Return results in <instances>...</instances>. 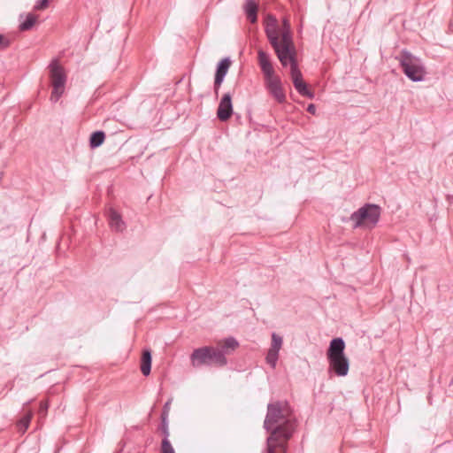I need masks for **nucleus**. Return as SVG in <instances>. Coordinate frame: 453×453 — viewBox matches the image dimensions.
Returning a JSON list of instances; mask_svg holds the SVG:
<instances>
[{
	"label": "nucleus",
	"instance_id": "nucleus-11",
	"mask_svg": "<svg viewBox=\"0 0 453 453\" xmlns=\"http://www.w3.org/2000/svg\"><path fill=\"white\" fill-rule=\"evenodd\" d=\"M233 114V104L232 96L230 93H226L220 99L218 110L217 117L220 121L228 120Z\"/></svg>",
	"mask_w": 453,
	"mask_h": 453
},
{
	"label": "nucleus",
	"instance_id": "nucleus-7",
	"mask_svg": "<svg viewBox=\"0 0 453 453\" xmlns=\"http://www.w3.org/2000/svg\"><path fill=\"white\" fill-rule=\"evenodd\" d=\"M265 82L269 94L279 104H283L286 102V94L279 76L274 75L270 78L265 79Z\"/></svg>",
	"mask_w": 453,
	"mask_h": 453
},
{
	"label": "nucleus",
	"instance_id": "nucleus-23",
	"mask_svg": "<svg viewBox=\"0 0 453 453\" xmlns=\"http://www.w3.org/2000/svg\"><path fill=\"white\" fill-rule=\"evenodd\" d=\"M265 359H266L267 364L270 365V366L273 369H274L276 367L277 361L279 359V353L269 349Z\"/></svg>",
	"mask_w": 453,
	"mask_h": 453
},
{
	"label": "nucleus",
	"instance_id": "nucleus-29",
	"mask_svg": "<svg viewBox=\"0 0 453 453\" xmlns=\"http://www.w3.org/2000/svg\"><path fill=\"white\" fill-rule=\"evenodd\" d=\"M48 403L46 402H41L40 407H39V415L44 416L48 411Z\"/></svg>",
	"mask_w": 453,
	"mask_h": 453
},
{
	"label": "nucleus",
	"instance_id": "nucleus-26",
	"mask_svg": "<svg viewBox=\"0 0 453 453\" xmlns=\"http://www.w3.org/2000/svg\"><path fill=\"white\" fill-rule=\"evenodd\" d=\"M11 45V41L0 34V49L5 50Z\"/></svg>",
	"mask_w": 453,
	"mask_h": 453
},
{
	"label": "nucleus",
	"instance_id": "nucleus-31",
	"mask_svg": "<svg viewBox=\"0 0 453 453\" xmlns=\"http://www.w3.org/2000/svg\"><path fill=\"white\" fill-rule=\"evenodd\" d=\"M307 111L314 115L316 113V106L313 104H310L307 107Z\"/></svg>",
	"mask_w": 453,
	"mask_h": 453
},
{
	"label": "nucleus",
	"instance_id": "nucleus-24",
	"mask_svg": "<svg viewBox=\"0 0 453 453\" xmlns=\"http://www.w3.org/2000/svg\"><path fill=\"white\" fill-rule=\"evenodd\" d=\"M161 453H175L169 439L164 438L162 440Z\"/></svg>",
	"mask_w": 453,
	"mask_h": 453
},
{
	"label": "nucleus",
	"instance_id": "nucleus-9",
	"mask_svg": "<svg viewBox=\"0 0 453 453\" xmlns=\"http://www.w3.org/2000/svg\"><path fill=\"white\" fill-rule=\"evenodd\" d=\"M238 346L239 342L234 337H228L219 347H214V352L222 357V362L219 363V367L226 365L227 359L226 356L230 355Z\"/></svg>",
	"mask_w": 453,
	"mask_h": 453
},
{
	"label": "nucleus",
	"instance_id": "nucleus-4",
	"mask_svg": "<svg viewBox=\"0 0 453 453\" xmlns=\"http://www.w3.org/2000/svg\"><path fill=\"white\" fill-rule=\"evenodd\" d=\"M380 213L381 208L379 205L365 203L350 215L349 220L353 222V228H358L362 226L372 228L379 222Z\"/></svg>",
	"mask_w": 453,
	"mask_h": 453
},
{
	"label": "nucleus",
	"instance_id": "nucleus-3",
	"mask_svg": "<svg viewBox=\"0 0 453 453\" xmlns=\"http://www.w3.org/2000/svg\"><path fill=\"white\" fill-rule=\"evenodd\" d=\"M403 73L412 81L418 82L425 80L426 67L422 60L406 50H403L397 58Z\"/></svg>",
	"mask_w": 453,
	"mask_h": 453
},
{
	"label": "nucleus",
	"instance_id": "nucleus-21",
	"mask_svg": "<svg viewBox=\"0 0 453 453\" xmlns=\"http://www.w3.org/2000/svg\"><path fill=\"white\" fill-rule=\"evenodd\" d=\"M283 343V339L281 336L278 335L276 333L272 334V343L269 349L276 352H280Z\"/></svg>",
	"mask_w": 453,
	"mask_h": 453
},
{
	"label": "nucleus",
	"instance_id": "nucleus-19",
	"mask_svg": "<svg viewBox=\"0 0 453 453\" xmlns=\"http://www.w3.org/2000/svg\"><path fill=\"white\" fill-rule=\"evenodd\" d=\"M281 41L280 42L282 48H294L291 30L280 31Z\"/></svg>",
	"mask_w": 453,
	"mask_h": 453
},
{
	"label": "nucleus",
	"instance_id": "nucleus-14",
	"mask_svg": "<svg viewBox=\"0 0 453 453\" xmlns=\"http://www.w3.org/2000/svg\"><path fill=\"white\" fill-rule=\"evenodd\" d=\"M230 59L228 58H223L217 65L214 80V89L215 93L218 94L219 88L224 81L225 76L230 66Z\"/></svg>",
	"mask_w": 453,
	"mask_h": 453
},
{
	"label": "nucleus",
	"instance_id": "nucleus-25",
	"mask_svg": "<svg viewBox=\"0 0 453 453\" xmlns=\"http://www.w3.org/2000/svg\"><path fill=\"white\" fill-rule=\"evenodd\" d=\"M161 431L164 434V438H166L168 439L169 438V429H168V422H167V419H165L164 418V419H162V422H161Z\"/></svg>",
	"mask_w": 453,
	"mask_h": 453
},
{
	"label": "nucleus",
	"instance_id": "nucleus-17",
	"mask_svg": "<svg viewBox=\"0 0 453 453\" xmlns=\"http://www.w3.org/2000/svg\"><path fill=\"white\" fill-rule=\"evenodd\" d=\"M151 370V352L149 349H145L142 355L141 360V372L144 376H148Z\"/></svg>",
	"mask_w": 453,
	"mask_h": 453
},
{
	"label": "nucleus",
	"instance_id": "nucleus-22",
	"mask_svg": "<svg viewBox=\"0 0 453 453\" xmlns=\"http://www.w3.org/2000/svg\"><path fill=\"white\" fill-rule=\"evenodd\" d=\"M32 418V412H28L18 422V428L20 432L24 433L28 428Z\"/></svg>",
	"mask_w": 453,
	"mask_h": 453
},
{
	"label": "nucleus",
	"instance_id": "nucleus-10",
	"mask_svg": "<svg viewBox=\"0 0 453 453\" xmlns=\"http://www.w3.org/2000/svg\"><path fill=\"white\" fill-rule=\"evenodd\" d=\"M265 32L272 47H277L280 44V31L278 21L273 16L267 17Z\"/></svg>",
	"mask_w": 453,
	"mask_h": 453
},
{
	"label": "nucleus",
	"instance_id": "nucleus-13",
	"mask_svg": "<svg viewBox=\"0 0 453 453\" xmlns=\"http://www.w3.org/2000/svg\"><path fill=\"white\" fill-rule=\"evenodd\" d=\"M257 60L265 79L274 76V69L268 53L263 50H259L257 52Z\"/></svg>",
	"mask_w": 453,
	"mask_h": 453
},
{
	"label": "nucleus",
	"instance_id": "nucleus-6",
	"mask_svg": "<svg viewBox=\"0 0 453 453\" xmlns=\"http://www.w3.org/2000/svg\"><path fill=\"white\" fill-rule=\"evenodd\" d=\"M50 77L52 85L50 101L56 103L63 95L66 82V75L64 68L58 64V59L52 60L49 65Z\"/></svg>",
	"mask_w": 453,
	"mask_h": 453
},
{
	"label": "nucleus",
	"instance_id": "nucleus-15",
	"mask_svg": "<svg viewBox=\"0 0 453 453\" xmlns=\"http://www.w3.org/2000/svg\"><path fill=\"white\" fill-rule=\"evenodd\" d=\"M108 219L111 227L115 231L121 232L125 229L126 225L121 215L113 208H111L108 211Z\"/></svg>",
	"mask_w": 453,
	"mask_h": 453
},
{
	"label": "nucleus",
	"instance_id": "nucleus-1",
	"mask_svg": "<svg viewBox=\"0 0 453 453\" xmlns=\"http://www.w3.org/2000/svg\"><path fill=\"white\" fill-rule=\"evenodd\" d=\"M263 426L270 434L266 439L267 452L287 453L288 442L295 432L296 422L286 416L281 402L268 403Z\"/></svg>",
	"mask_w": 453,
	"mask_h": 453
},
{
	"label": "nucleus",
	"instance_id": "nucleus-12",
	"mask_svg": "<svg viewBox=\"0 0 453 453\" xmlns=\"http://www.w3.org/2000/svg\"><path fill=\"white\" fill-rule=\"evenodd\" d=\"M290 75L296 91L303 96L313 98L314 94L307 88L306 83L303 81L301 71L299 69H296L295 65L293 66V73Z\"/></svg>",
	"mask_w": 453,
	"mask_h": 453
},
{
	"label": "nucleus",
	"instance_id": "nucleus-8",
	"mask_svg": "<svg viewBox=\"0 0 453 453\" xmlns=\"http://www.w3.org/2000/svg\"><path fill=\"white\" fill-rule=\"evenodd\" d=\"M273 48L283 66H287L288 64L290 65V74L293 73L294 65L296 69H299L296 62L295 48H282L280 47V44H278L277 47Z\"/></svg>",
	"mask_w": 453,
	"mask_h": 453
},
{
	"label": "nucleus",
	"instance_id": "nucleus-20",
	"mask_svg": "<svg viewBox=\"0 0 453 453\" xmlns=\"http://www.w3.org/2000/svg\"><path fill=\"white\" fill-rule=\"evenodd\" d=\"M36 22V16L32 14V13H29L26 19L24 20V22H22L20 25H19V30L21 31H27V30H29L33 27V26L35 25V23Z\"/></svg>",
	"mask_w": 453,
	"mask_h": 453
},
{
	"label": "nucleus",
	"instance_id": "nucleus-27",
	"mask_svg": "<svg viewBox=\"0 0 453 453\" xmlns=\"http://www.w3.org/2000/svg\"><path fill=\"white\" fill-rule=\"evenodd\" d=\"M170 404H171V401H167L164 407H163V411H162V414H161V418L164 419V418L165 419H167L168 418V415H169V411H170Z\"/></svg>",
	"mask_w": 453,
	"mask_h": 453
},
{
	"label": "nucleus",
	"instance_id": "nucleus-2",
	"mask_svg": "<svg viewBox=\"0 0 453 453\" xmlns=\"http://www.w3.org/2000/svg\"><path fill=\"white\" fill-rule=\"evenodd\" d=\"M344 350L345 342L342 337L331 340L326 350L328 370L338 377H345L349 370V360Z\"/></svg>",
	"mask_w": 453,
	"mask_h": 453
},
{
	"label": "nucleus",
	"instance_id": "nucleus-28",
	"mask_svg": "<svg viewBox=\"0 0 453 453\" xmlns=\"http://www.w3.org/2000/svg\"><path fill=\"white\" fill-rule=\"evenodd\" d=\"M49 1L48 0H41L38 1L35 5V10H42L48 6Z\"/></svg>",
	"mask_w": 453,
	"mask_h": 453
},
{
	"label": "nucleus",
	"instance_id": "nucleus-18",
	"mask_svg": "<svg viewBox=\"0 0 453 453\" xmlns=\"http://www.w3.org/2000/svg\"><path fill=\"white\" fill-rule=\"evenodd\" d=\"M105 139V134L103 131H96L91 134L89 138V146L92 149H96L101 146Z\"/></svg>",
	"mask_w": 453,
	"mask_h": 453
},
{
	"label": "nucleus",
	"instance_id": "nucleus-16",
	"mask_svg": "<svg viewBox=\"0 0 453 453\" xmlns=\"http://www.w3.org/2000/svg\"><path fill=\"white\" fill-rule=\"evenodd\" d=\"M244 12L247 16V19L251 23H256L257 20V11H258V4L256 3L255 0H246L244 4Z\"/></svg>",
	"mask_w": 453,
	"mask_h": 453
},
{
	"label": "nucleus",
	"instance_id": "nucleus-5",
	"mask_svg": "<svg viewBox=\"0 0 453 453\" xmlns=\"http://www.w3.org/2000/svg\"><path fill=\"white\" fill-rule=\"evenodd\" d=\"M222 357L214 352V347L203 346L195 349L190 355L191 365L195 368L201 366H218L222 362Z\"/></svg>",
	"mask_w": 453,
	"mask_h": 453
},
{
	"label": "nucleus",
	"instance_id": "nucleus-30",
	"mask_svg": "<svg viewBox=\"0 0 453 453\" xmlns=\"http://www.w3.org/2000/svg\"><path fill=\"white\" fill-rule=\"evenodd\" d=\"M286 30H291V28H290V24H289L288 20L287 19H284L282 20L281 31H286Z\"/></svg>",
	"mask_w": 453,
	"mask_h": 453
}]
</instances>
